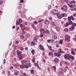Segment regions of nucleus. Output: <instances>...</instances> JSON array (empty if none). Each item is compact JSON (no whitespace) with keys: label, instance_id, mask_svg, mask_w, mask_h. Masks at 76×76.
<instances>
[{"label":"nucleus","instance_id":"f257e3e1","mask_svg":"<svg viewBox=\"0 0 76 76\" xmlns=\"http://www.w3.org/2000/svg\"><path fill=\"white\" fill-rule=\"evenodd\" d=\"M64 57L65 59L66 60H71V59L73 60L74 59H75V57L74 56H72L70 55L69 54H67L66 55H65L64 56Z\"/></svg>","mask_w":76,"mask_h":76},{"label":"nucleus","instance_id":"f03ea898","mask_svg":"<svg viewBox=\"0 0 76 76\" xmlns=\"http://www.w3.org/2000/svg\"><path fill=\"white\" fill-rule=\"evenodd\" d=\"M21 62L22 64H23L25 66V68H26V69H28V68H29V66H27L28 62L26 61L25 60H22L21 61Z\"/></svg>","mask_w":76,"mask_h":76},{"label":"nucleus","instance_id":"7ed1b4c3","mask_svg":"<svg viewBox=\"0 0 76 76\" xmlns=\"http://www.w3.org/2000/svg\"><path fill=\"white\" fill-rule=\"evenodd\" d=\"M65 40L66 41H67L68 42L70 41V38L71 37L70 36H68V35H66L65 37Z\"/></svg>","mask_w":76,"mask_h":76},{"label":"nucleus","instance_id":"20e7f679","mask_svg":"<svg viewBox=\"0 0 76 76\" xmlns=\"http://www.w3.org/2000/svg\"><path fill=\"white\" fill-rule=\"evenodd\" d=\"M71 6H76V1H70L69 2Z\"/></svg>","mask_w":76,"mask_h":76},{"label":"nucleus","instance_id":"39448f33","mask_svg":"<svg viewBox=\"0 0 76 76\" xmlns=\"http://www.w3.org/2000/svg\"><path fill=\"white\" fill-rule=\"evenodd\" d=\"M52 13L53 15H58V13H57V11L56 10H54L52 12Z\"/></svg>","mask_w":76,"mask_h":76},{"label":"nucleus","instance_id":"423d86ee","mask_svg":"<svg viewBox=\"0 0 76 76\" xmlns=\"http://www.w3.org/2000/svg\"><path fill=\"white\" fill-rule=\"evenodd\" d=\"M39 50H42V51H44V46L40 44L39 45Z\"/></svg>","mask_w":76,"mask_h":76},{"label":"nucleus","instance_id":"0eeeda50","mask_svg":"<svg viewBox=\"0 0 76 76\" xmlns=\"http://www.w3.org/2000/svg\"><path fill=\"white\" fill-rule=\"evenodd\" d=\"M54 56H57V57H60V56H61V55L59 53H57L56 52H55L54 53Z\"/></svg>","mask_w":76,"mask_h":76},{"label":"nucleus","instance_id":"6e6552de","mask_svg":"<svg viewBox=\"0 0 76 76\" xmlns=\"http://www.w3.org/2000/svg\"><path fill=\"white\" fill-rule=\"evenodd\" d=\"M67 9V7L66 5H64L61 7V9L62 10H66Z\"/></svg>","mask_w":76,"mask_h":76},{"label":"nucleus","instance_id":"1a4fd4ad","mask_svg":"<svg viewBox=\"0 0 76 76\" xmlns=\"http://www.w3.org/2000/svg\"><path fill=\"white\" fill-rule=\"evenodd\" d=\"M14 73L15 76H18V75H19V71L17 70H15L14 72Z\"/></svg>","mask_w":76,"mask_h":76},{"label":"nucleus","instance_id":"9d476101","mask_svg":"<svg viewBox=\"0 0 76 76\" xmlns=\"http://www.w3.org/2000/svg\"><path fill=\"white\" fill-rule=\"evenodd\" d=\"M20 27L22 30H25L26 29V27L25 26L23 25V24H20Z\"/></svg>","mask_w":76,"mask_h":76},{"label":"nucleus","instance_id":"9b49d317","mask_svg":"<svg viewBox=\"0 0 76 76\" xmlns=\"http://www.w3.org/2000/svg\"><path fill=\"white\" fill-rule=\"evenodd\" d=\"M53 61L54 62H57V63H58V61H59V60L58 59V58H55L54 60Z\"/></svg>","mask_w":76,"mask_h":76},{"label":"nucleus","instance_id":"f8f14e48","mask_svg":"<svg viewBox=\"0 0 76 76\" xmlns=\"http://www.w3.org/2000/svg\"><path fill=\"white\" fill-rule=\"evenodd\" d=\"M19 56V60H22L23 59V58L22 57L23 56V54H21Z\"/></svg>","mask_w":76,"mask_h":76},{"label":"nucleus","instance_id":"ddd939ff","mask_svg":"<svg viewBox=\"0 0 76 76\" xmlns=\"http://www.w3.org/2000/svg\"><path fill=\"white\" fill-rule=\"evenodd\" d=\"M16 52H17V55H18V56H19L20 55H21V54H22V52H20V51L19 52V50H18L16 51Z\"/></svg>","mask_w":76,"mask_h":76},{"label":"nucleus","instance_id":"4468645a","mask_svg":"<svg viewBox=\"0 0 76 76\" xmlns=\"http://www.w3.org/2000/svg\"><path fill=\"white\" fill-rule=\"evenodd\" d=\"M45 33L47 35H48V34H50V31L48 30H46L45 31Z\"/></svg>","mask_w":76,"mask_h":76},{"label":"nucleus","instance_id":"2eb2a0df","mask_svg":"<svg viewBox=\"0 0 76 76\" xmlns=\"http://www.w3.org/2000/svg\"><path fill=\"white\" fill-rule=\"evenodd\" d=\"M44 23L46 25H48L50 23V21L47 20H46L45 21Z\"/></svg>","mask_w":76,"mask_h":76},{"label":"nucleus","instance_id":"dca6fc26","mask_svg":"<svg viewBox=\"0 0 76 76\" xmlns=\"http://www.w3.org/2000/svg\"><path fill=\"white\" fill-rule=\"evenodd\" d=\"M40 32L41 33V34H44V33H45V31L43 28L40 29Z\"/></svg>","mask_w":76,"mask_h":76},{"label":"nucleus","instance_id":"f3484780","mask_svg":"<svg viewBox=\"0 0 76 76\" xmlns=\"http://www.w3.org/2000/svg\"><path fill=\"white\" fill-rule=\"evenodd\" d=\"M61 18H63V17H66V16H67V14L66 13L61 14Z\"/></svg>","mask_w":76,"mask_h":76},{"label":"nucleus","instance_id":"a211bd4d","mask_svg":"<svg viewBox=\"0 0 76 76\" xmlns=\"http://www.w3.org/2000/svg\"><path fill=\"white\" fill-rule=\"evenodd\" d=\"M72 18H73V15H71L70 16V17H68V20H69H69H71Z\"/></svg>","mask_w":76,"mask_h":76},{"label":"nucleus","instance_id":"6ab92c4d","mask_svg":"<svg viewBox=\"0 0 76 76\" xmlns=\"http://www.w3.org/2000/svg\"><path fill=\"white\" fill-rule=\"evenodd\" d=\"M25 67V66L23 65H20V68L21 69H23Z\"/></svg>","mask_w":76,"mask_h":76},{"label":"nucleus","instance_id":"aec40b11","mask_svg":"<svg viewBox=\"0 0 76 76\" xmlns=\"http://www.w3.org/2000/svg\"><path fill=\"white\" fill-rule=\"evenodd\" d=\"M35 50L34 49H33L31 50V54H32V55H35Z\"/></svg>","mask_w":76,"mask_h":76},{"label":"nucleus","instance_id":"412c9836","mask_svg":"<svg viewBox=\"0 0 76 76\" xmlns=\"http://www.w3.org/2000/svg\"><path fill=\"white\" fill-rule=\"evenodd\" d=\"M57 15V17L58 19H60L61 18V15L59 14V13H58V14Z\"/></svg>","mask_w":76,"mask_h":76},{"label":"nucleus","instance_id":"4be33fe9","mask_svg":"<svg viewBox=\"0 0 76 76\" xmlns=\"http://www.w3.org/2000/svg\"><path fill=\"white\" fill-rule=\"evenodd\" d=\"M74 28H75V27H74V26H71V28H69V31H73Z\"/></svg>","mask_w":76,"mask_h":76},{"label":"nucleus","instance_id":"5701e85b","mask_svg":"<svg viewBox=\"0 0 76 76\" xmlns=\"http://www.w3.org/2000/svg\"><path fill=\"white\" fill-rule=\"evenodd\" d=\"M31 44L32 46H34L35 45V42L34 41H32Z\"/></svg>","mask_w":76,"mask_h":76},{"label":"nucleus","instance_id":"b1692460","mask_svg":"<svg viewBox=\"0 0 76 76\" xmlns=\"http://www.w3.org/2000/svg\"><path fill=\"white\" fill-rule=\"evenodd\" d=\"M71 53L72 55H75V52L73 51V50L72 49V50H71Z\"/></svg>","mask_w":76,"mask_h":76},{"label":"nucleus","instance_id":"393cba45","mask_svg":"<svg viewBox=\"0 0 76 76\" xmlns=\"http://www.w3.org/2000/svg\"><path fill=\"white\" fill-rule=\"evenodd\" d=\"M48 13V11H45L44 13V16H46Z\"/></svg>","mask_w":76,"mask_h":76},{"label":"nucleus","instance_id":"a878e982","mask_svg":"<svg viewBox=\"0 0 76 76\" xmlns=\"http://www.w3.org/2000/svg\"><path fill=\"white\" fill-rule=\"evenodd\" d=\"M70 24H69V22H66V24L65 25V26L66 27H67L68 26H69V25Z\"/></svg>","mask_w":76,"mask_h":76},{"label":"nucleus","instance_id":"bb28decb","mask_svg":"<svg viewBox=\"0 0 76 76\" xmlns=\"http://www.w3.org/2000/svg\"><path fill=\"white\" fill-rule=\"evenodd\" d=\"M34 65H35L36 66H37L38 69H39V66L38 64L37 63H35Z\"/></svg>","mask_w":76,"mask_h":76},{"label":"nucleus","instance_id":"cd10ccee","mask_svg":"<svg viewBox=\"0 0 76 76\" xmlns=\"http://www.w3.org/2000/svg\"><path fill=\"white\" fill-rule=\"evenodd\" d=\"M58 53H59V54H60V53H62V50L60 48L59 50H58Z\"/></svg>","mask_w":76,"mask_h":76},{"label":"nucleus","instance_id":"c85d7f7f","mask_svg":"<svg viewBox=\"0 0 76 76\" xmlns=\"http://www.w3.org/2000/svg\"><path fill=\"white\" fill-rule=\"evenodd\" d=\"M53 27L54 28H55V29H57V30L58 31L59 30L58 29V28H57V26L55 24H54L53 26Z\"/></svg>","mask_w":76,"mask_h":76},{"label":"nucleus","instance_id":"c756f323","mask_svg":"<svg viewBox=\"0 0 76 76\" xmlns=\"http://www.w3.org/2000/svg\"><path fill=\"white\" fill-rule=\"evenodd\" d=\"M53 38L55 39H56L57 38V36L54 35L53 36Z\"/></svg>","mask_w":76,"mask_h":76},{"label":"nucleus","instance_id":"7c9ffc66","mask_svg":"<svg viewBox=\"0 0 76 76\" xmlns=\"http://www.w3.org/2000/svg\"><path fill=\"white\" fill-rule=\"evenodd\" d=\"M64 64H66L67 66H69V63H68L67 62H66V61H65L64 62Z\"/></svg>","mask_w":76,"mask_h":76},{"label":"nucleus","instance_id":"2f4dec72","mask_svg":"<svg viewBox=\"0 0 76 76\" xmlns=\"http://www.w3.org/2000/svg\"><path fill=\"white\" fill-rule=\"evenodd\" d=\"M69 24L70 25H72V24L73 23V22L71 20H70L69 21Z\"/></svg>","mask_w":76,"mask_h":76},{"label":"nucleus","instance_id":"473e14b6","mask_svg":"<svg viewBox=\"0 0 76 76\" xmlns=\"http://www.w3.org/2000/svg\"><path fill=\"white\" fill-rule=\"evenodd\" d=\"M21 16L23 18H25V15L23 14V13H21Z\"/></svg>","mask_w":76,"mask_h":76},{"label":"nucleus","instance_id":"72a5a7b5","mask_svg":"<svg viewBox=\"0 0 76 76\" xmlns=\"http://www.w3.org/2000/svg\"><path fill=\"white\" fill-rule=\"evenodd\" d=\"M35 61V57H33V60H32V61L33 63H34Z\"/></svg>","mask_w":76,"mask_h":76},{"label":"nucleus","instance_id":"f704fd0d","mask_svg":"<svg viewBox=\"0 0 76 76\" xmlns=\"http://www.w3.org/2000/svg\"><path fill=\"white\" fill-rule=\"evenodd\" d=\"M25 33H26V31L24 30H23V31L21 33V35H23L25 34Z\"/></svg>","mask_w":76,"mask_h":76},{"label":"nucleus","instance_id":"c9c22d12","mask_svg":"<svg viewBox=\"0 0 76 76\" xmlns=\"http://www.w3.org/2000/svg\"><path fill=\"white\" fill-rule=\"evenodd\" d=\"M31 74L34 73V69H31Z\"/></svg>","mask_w":76,"mask_h":76},{"label":"nucleus","instance_id":"e433bc0d","mask_svg":"<svg viewBox=\"0 0 76 76\" xmlns=\"http://www.w3.org/2000/svg\"><path fill=\"white\" fill-rule=\"evenodd\" d=\"M72 26H73L74 27H75V26H76V24L75 23H73L72 24Z\"/></svg>","mask_w":76,"mask_h":76},{"label":"nucleus","instance_id":"4c0bfd02","mask_svg":"<svg viewBox=\"0 0 76 76\" xmlns=\"http://www.w3.org/2000/svg\"><path fill=\"white\" fill-rule=\"evenodd\" d=\"M68 31H69V29H67V28H65L64 30V32H67Z\"/></svg>","mask_w":76,"mask_h":76},{"label":"nucleus","instance_id":"58836bf2","mask_svg":"<svg viewBox=\"0 0 76 76\" xmlns=\"http://www.w3.org/2000/svg\"><path fill=\"white\" fill-rule=\"evenodd\" d=\"M19 22L20 23H21L23 22V20H22V19L20 18H19Z\"/></svg>","mask_w":76,"mask_h":76},{"label":"nucleus","instance_id":"ea45409f","mask_svg":"<svg viewBox=\"0 0 76 76\" xmlns=\"http://www.w3.org/2000/svg\"><path fill=\"white\" fill-rule=\"evenodd\" d=\"M52 47L51 46H48V48H49V50H52Z\"/></svg>","mask_w":76,"mask_h":76},{"label":"nucleus","instance_id":"a19ab883","mask_svg":"<svg viewBox=\"0 0 76 76\" xmlns=\"http://www.w3.org/2000/svg\"><path fill=\"white\" fill-rule=\"evenodd\" d=\"M20 23L19 22V21L17 20L16 21V25H20Z\"/></svg>","mask_w":76,"mask_h":76},{"label":"nucleus","instance_id":"79ce46f5","mask_svg":"<svg viewBox=\"0 0 76 76\" xmlns=\"http://www.w3.org/2000/svg\"><path fill=\"white\" fill-rule=\"evenodd\" d=\"M42 21H44V19H41V20H39L38 21V22L39 23V22H42Z\"/></svg>","mask_w":76,"mask_h":76},{"label":"nucleus","instance_id":"37998d69","mask_svg":"<svg viewBox=\"0 0 76 76\" xmlns=\"http://www.w3.org/2000/svg\"><path fill=\"white\" fill-rule=\"evenodd\" d=\"M71 10H75V7H72H72H71Z\"/></svg>","mask_w":76,"mask_h":76},{"label":"nucleus","instance_id":"c03bdc74","mask_svg":"<svg viewBox=\"0 0 76 76\" xmlns=\"http://www.w3.org/2000/svg\"><path fill=\"white\" fill-rule=\"evenodd\" d=\"M53 53L52 52H50L48 53V55L49 56H51V55H52Z\"/></svg>","mask_w":76,"mask_h":76},{"label":"nucleus","instance_id":"a18cd8bd","mask_svg":"<svg viewBox=\"0 0 76 76\" xmlns=\"http://www.w3.org/2000/svg\"><path fill=\"white\" fill-rule=\"evenodd\" d=\"M59 43L60 44H63V40L61 39Z\"/></svg>","mask_w":76,"mask_h":76},{"label":"nucleus","instance_id":"49530a36","mask_svg":"<svg viewBox=\"0 0 76 76\" xmlns=\"http://www.w3.org/2000/svg\"><path fill=\"white\" fill-rule=\"evenodd\" d=\"M52 68H53L54 70H56V66H52Z\"/></svg>","mask_w":76,"mask_h":76},{"label":"nucleus","instance_id":"de8ad7c7","mask_svg":"<svg viewBox=\"0 0 76 76\" xmlns=\"http://www.w3.org/2000/svg\"><path fill=\"white\" fill-rule=\"evenodd\" d=\"M31 27L32 28H35V25L33 24H31Z\"/></svg>","mask_w":76,"mask_h":76},{"label":"nucleus","instance_id":"09e8293b","mask_svg":"<svg viewBox=\"0 0 76 76\" xmlns=\"http://www.w3.org/2000/svg\"><path fill=\"white\" fill-rule=\"evenodd\" d=\"M20 37L21 39H23V38H24V36L21 35L20 36Z\"/></svg>","mask_w":76,"mask_h":76},{"label":"nucleus","instance_id":"8fccbe9b","mask_svg":"<svg viewBox=\"0 0 76 76\" xmlns=\"http://www.w3.org/2000/svg\"><path fill=\"white\" fill-rule=\"evenodd\" d=\"M33 23L35 25H37V24H38V22L37 21H34L33 22Z\"/></svg>","mask_w":76,"mask_h":76},{"label":"nucleus","instance_id":"3c124183","mask_svg":"<svg viewBox=\"0 0 76 76\" xmlns=\"http://www.w3.org/2000/svg\"><path fill=\"white\" fill-rule=\"evenodd\" d=\"M33 40L35 41H37V39L36 38V37H35L34 38Z\"/></svg>","mask_w":76,"mask_h":76},{"label":"nucleus","instance_id":"603ef678","mask_svg":"<svg viewBox=\"0 0 76 76\" xmlns=\"http://www.w3.org/2000/svg\"><path fill=\"white\" fill-rule=\"evenodd\" d=\"M31 66H32V64H31L30 63H28V68H29V67H31Z\"/></svg>","mask_w":76,"mask_h":76},{"label":"nucleus","instance_id":"864d4df0","mask_svg":"<svg viewBox=\"0 0 76 76\" xmlns=\"http://www.w3.org/2000/svg\"><path fill=\"white\" fill-rule=\"evenodd\" d=\"M43 34L42 33H41L40 35V37H41V38H42V37H43Z\"/></svg>","mask_w":76,"mask_h":76},{"label":"nucleus","instance_id":"5fc2aeb1","mask_svg":"<svg viewBox=\"0 0 76 76\" xmlns=\"http://www.w3.org/2000/svg\"><path fill=\"white\" fill-rule=\"evenodd\" d=\"M18 48V47L17 46H16L14 48V50H17Z\"/></svg>","mask_w":76,"mask_h":76},{"label":"nucleus","instance_id":"6e6d98bb","mask_svg":"<svg viewBox=\"0 0 76 76\" xmlns=\"http://www.w3.org/2000/svg\"><path fill=\"white\" fill-rule=\"evenodd\" d=\"M14 68V67L13 66H10V69H13Z\"/></svg>","mask_w":76,"mask_h":76},{"label":"nucleus","instance_id":"4d7b16f0","mask_svg":"<svg viewBox=\"0 0 76 76\" xmlns=\"http://www.w3.org/2000/svg\"><path fill=\"white\" fill-rule=\"evenodd\" d=\"M51 40L50 39H49L47 40V42L49 43L50 41H51Z\"/></svg>","mask_w":76,"mask_h":76},{"label":"nucleus","instance_id":"13d9d810","mask_svg":"<svg viewBox=\"0 0 76 76\" xmlns=\"http://www.w3.org/2000/svg\"><path fill=\"white\" fill-rule=\"evenodd\" d=\"M50 20H52V19H53V18L51 17H50L49 18Z\"/></svg>","mask_w":76,"mask_h":76},{"label":"nucleus","instance_id":"bf43d9fd","mask_svg":"<svg viewBox=\"0 0 76 76\" xmlns=\"http://www.w3.org/2000/svg\"><path fill=\"white\" fill-rule=\"evenodd\" d=\"M51 24L53 26V25H55L54 23L53 22H51Z\"/></svg>","mask_w":76,"mask_h":76},{"label":"nucleus","instance_id":"052dcab7","mask_svg":"<svg viewBox=\"0 0 76 76\" xmlns=\"http://www.w3.org/2000/svg\"><path fill=\"white\" fill-rule=\"evenodd\" d=\"M5 63H6V59H4V64H5Z\"/></svg>","mask_w":76,"mask_h":76},{"label":"nucleus","instance_id":"680f3d73","mask_svg":"<svg viewBox=\"0 0 76 76\" xmlns=\"http://www.w3.org/2000/svg\"><path fill=\"white\" fill-rule=\"evenodd\" d=\"M2 73L4 75H5V76H6V73H5V72H4V71H3L2 72Z\"/></svg>","mask_w":76,"mask_h":76},{"label":"nucleus","instance_id":"e2e57ef3","mask_svg":"<svg viewBox=\"0 0 76 76\" xmlns=\"http://www.w3.org/2000/svg\"><path fill=\"white\" fill-rule=\"evenodd\" d=\"M23 75L24 76H26V73H23Z\"/></svg>","mask_w":76,"mask_h":76},{"label":"nucleus","instance_id":"0e129e2a","mask_svg":"<svg viewBox=\"0 0 76 76\" xmlns=\"http://www.w3.org/2000/svg\"><path fill=\"white\" fill-rule=\"evenodd\" d=\"M56 47L58 48L59 47V45L58 44H57L56 45Z\"/></svg>","mask_w":76,"mask_h":76},{"label":"nucleus","instance_id":"69168bd1","mask_svg":"<svg viewBox=\"0 0 76 76\" xmlns=\"http://www.w3.org/2000/svg\"><path fill=\"white\" fill-rule=\"evenodd\" d=\"M3 4V1H0V4Z\"/></svg>","mask_w":76,"mask_h":76},{"label":"nucleus","instance_id":"338daca9","mask_svg":"<svg viewBox=\"0 0 76 76\" xmlns=\"http://www.w3.org/2000/svg\"><path fill=\"white\" fill-rule=\"evenodd\" d=\"M8 74L9 75H10V71H8Z\"/></svg>","mask_w":76,"mask_h":76},{"label":"nucleus","instance_id":"774afa93","mask_svg":"<svg viewBox=\"0 0 76 76\" xmlns=\"http://www.w3.org/2000/svg\"><path fill=\"white\" fill-rule=\"evenodd\" d=\"M25 50H28V47H26L25 48Z\"/></svg>","mask_w":76,"mask_h":76}]
</instances>
